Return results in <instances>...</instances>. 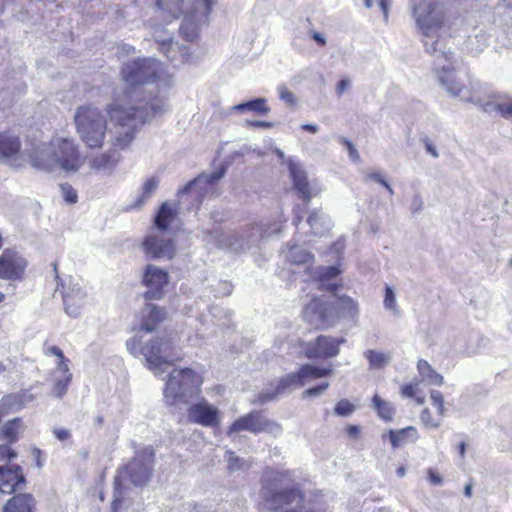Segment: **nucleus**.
Returning a JSON list of instances; mask_svg holds the SVG:
<instances>
[{"instance_id": "f257e3e1", "label": "nucleus", "mask_w": 512, "mask_h": 512, "mask_svg": "<svg viewBox=\"0 0 512 512\" xmlns=\"http://www.w3.org/2000/svg\"><path fill=\"white\" fill-rule=\"evenodd\" d=\"M162 64L152 58L127 62L121 69V78L128 88L122 97L106 106L109 119L115 127L113 144L127 147L136 130L164 112V97L155 95L151 85L160 78Z\"/></svg>"}, {"instance_id": "f03ea898", "label": "nucleus", "mask_w": 512, "mask_h": 512, "mask_svg": "<svg viewBox=\"0 0 512 512\" xmlns=\"http://www.w3.org/2000/svg\"><path fill=\"white\" fill-rule=\"evenodd\" d=\"M411 12L426 51L435 54L446 16L444 4L439 0H411Z\"/></svg>"}, {"instance_id": "7ed1b4c3", "label": "nucleus", "mask_w": 512, "mask_h": 512, "mask_svg": "<svg viewBox=\"0 0 512 512\" xmlns=\"http://www.w3.org/2000/svg\"><path fill=\"white\" fill-rule=\"evenodd\" d=\"M128 352L138 357L143 355L150 370L157 371L163 366H172L182 360L176 351L175 342L168 336H156L146 344H142L140 337L134 336L126 341Z\"/></svg>"}, {"instance_id": "20e7f679", "label": "nucleus", "mask_w": 512, "mask_h": 512, "mask_svg": "<svg viewBox=\"0 0 512 512\" xmlns=\"http://www.w3.org/2000/svg\"><path fill=\"white\" fill-rule=\"evenodd\" d=\"M434 55L435 73L447 93L461 101L472 102L477 105L481 100L482 89L479 85H466L460 81L453 66V53L438 49Z\"/></svg>"}, {"instance_id": "39448f33", "label": "nucleus", "mask_w": 512, "mask_h": 512, "mask_svg": "<svg viewBox=\"0 0 512 512\" xmlns=\"http://www.w3.org/2000/svg\"><path fill=\"white\" fill-rule=\"evenodd\" d=\"M107 116L97 106L83 104L75 109L74 125L80 140L90 149L103 147L107 135Z\"/></svg>"}, {"instance_id": "423d86ee", "label": "nucleus", "mask_w": 512, "mask_h": 512, "mask_svg": "<svg viewBox=\"0 0 512 512\" xmlns=\"http://www.w3.org/2000/svg\"><path fill=\"white\" fill-rule=\"evenodd\" d=\"M204 378L192 368H176L169 373L164 397L168 405H175L178 402L187 403L190 398L198 397L201 393V386Z\"/></svg>"}, {"instance_id": "0eeeda50", "label": "nucleus", "mask_w": 512, "mask_h": 512, "mask_svg": "<svg viewBox=\"0 0 512 512\" xmlns=\"http://www.w3.org/2000/svg\"><path fill=\"white\" fill-rule=\"evenodd\" d=\"M53 145L55 155L50 165H54V170L61 169L68 173H75L83 166L85 159L81 156L79 145L74 139L54 137Z\"/></svg>"}, {"instance_id": "6e6552de", "label": "nucleus", "mask_w": 512, "mask_h": 512, "mask_svg": "<svg viewBox=\"0 0 512 512\" xmlns=\"http://www.w3.org/2000/svg\"><path fill=\"white\" fill-rule=\"evenodd\" d=\"M281 426L265 417L262 410H252L249 413L236 419L227 429V435L239 433L241 431H249L254 434L262 432L271 433L280 430Z\"/></svg>"}, {"instance_id": "1a4fd4ad", "label": "nucleus", "mask_w": 512, "mask_h": 512, "mask_svg": "<svg viewBox=\"0 0 512 512\" xmlns=\"http://www.w3.org/2000/svg\"><path fill=\"white\" fill-rule=\"evenodd\" d=\"M225 174V169L213 171L209 174L203 173L194 180L190 181L185 187L178 191L180 202L187 196L193 202L194 207H198L203 198L213 191L214 183L219 181Z\"/></svg>"}, {"instance_id": "9d476101", "label": "nucleus", "mask_w": 512, "mask_h": 512, "mask_svg": "<svg viewBox=\"0 0 512 512\" xmlns=\"http://www.w3.org/2000/svg\"><path fill=\"white\" fill-rule=\"evenodd\" d=\"M302 316L307 323L315 324L316 329H327L335 323L334 304L315 296L304 306Z\"/></svg>"}, {"instance_id": "9b49d317", "label": "nucleus", "mask_w": 512, "mask_h": 512, "mask_svg": "<svg viewBox=\"0 0 512 512\" xmlns=\"http://www.w3.org/2000/svg\"><path fill=\"white\" fill-rule=\"evenodd\" d=\"M346 342L343 337L318 335L313 341L303 345V353L308 359L327 360L339 355L340 347Z\"/></svg>"}, {"instance_id": "f8f14e48", "label": "nucleus", "mask_w": 512, "mask_h": 512, "mask_svg": "<svg viewBox=\"0 0 512 512\" xmlns=\"http://www.w3.org/2000/svg\"><path fill=\"white\" fill-rule=\"evenodd\" d=\"M215 0H196L181 24L180 33L187 41H193L198 36L200 24L204 23Z\"/></svg>"}, {"instance_id": "ddd939ff", "label": "nucleus", "mask_w": 512, "mask_h": 512, "mask_svg": "<svg viewBox=\"0 0 512 512\" xmlns=\"http://www.w3.org/2000/svg\"><path fill=\"white\" fill-rule=\"evenodd\" d=\"M153 450L144 451L131 459L124 467V473L136 486L145 485L152 473Z\"/></svg>"}, {"instance_id": "4468645a", "label": "nucleus", "mask_w": 512, "mask_h": 512, "mask_svg": "<svg viewBox=\"0 0 512 512\" xmlns=\"http://www.w3.org/2000/svg\"><path fill=\"white\" fill-rule=\"evenodd\" d=\"M142 282L147 288L143 294L144 299L147 301L160 300L164 297L169 277L166 271L149 265L143 275Z\"/></svg>"}, {"instance_id": "2eb2a0df", "label": "nucleus", "mask_w": 512, "mask_h": 512, "mask_svg": "<svg viewBox=\"0 0 512 512\" xmlns=\"http://www.w3.org/2000/svg\"><path fill=\"white\" fill-rule=\"evenodd\" d=\"M189 422L204 427H216L220 423V411L205 399L194 403L187 410Z\"/></svg>"}, {"instance_id": "dca6fc26", "label": "nucleus", "mask_w": 512, "mask_h": 512, "mask_svg": "<svg viewBox=\"0 0 512 512\" xmlns=\"http://www.w3.org/2000/svg\"><path fill=\"white\" fill-rule=\"evenodd\" d=\"M43 353L46 356L57 357V368L65 374V377L54 383L52 387V394L57 398L63 397L69 387L72 375L69 373V359L65 357L63 351L56 345H49L46 342L43 345Z\"/></svg>"}, {"instance_id": "f3484780", "label": "nucleus", "mask_w": 512, "mask_h": 512, "mask_svg": "<svg viewBox=\"0 0 512 512\" xmlns=\"http://www.w3.org/2000/svg\"><path fill=\"white\" fill-rule=\"evenodd\" d=\"M54 155L55 146L53 145V138L48 143L41 142L35 144L23 153V156L33 167L44 171H54V165H50L51 160H54Z\"/></svg>"}, {"instance_id": "a211bd4d", "label": "nucleus", "mask_w": 512, "mask_h": 512, "mask_svg": "<svg viewBox=\"0 0 512 512\" xmlns=\"http://www.w3.org/2000/svg\"><path fill=\"white\" fill-rule=\"evenodd\" d=\"M288 168L290 176L293 180L294 187L301 193L304 201L309 202L313 197L321 192V186L317 181H309L306 172L300 164L288 160Z\"/></svg>"}, {"instance_id": "6ab92c4d", "label": "nucleus", "mask_w": 512, "mask_h": 512, "mask_svg": "<svg viewBox=\"0 0 512 512\" xmlns=\"http://www.w3.org/2000/svg\"><path fill=\"white\" fill-rule=\"evenodd\" d=\"M477 105L484 112L500 116L512 123V98L498 94L485 95L482 93L481 100Z\"/></svg>"}, {"instance_id": "aec40b11", "label": "nucleus", "mask_w": 512, "mask_h": 512, "mask_svg": "<svg viewBox=\"0 0 512 512\" xmlns=\"http://www.w3.org/2000/svg\"><path fill=\"white\" fill-rule=\"evenodd\" d=\"M430 400L431 404L436 409L435 413H432L428 407H425L421 410L419 418L425 428L437 429L441 426L442 419L446 412L445 399L441 391L432 390L430 392Z\"/></svg>"}, {"instance_id": "412c9836", "label": "nucleus", "mask_w": 512, "mask_h": 512, "mask_svg": "<svg viewBox=\"0 0 512 512\" xmlns=\"http://www.w3.org/2000/svg\"><path fill=\"white\" fill-rule=\"evenodd\" d=\"M168 318L165 307L147 303L140 312L139 330L146 333L156 331Z\"/></svg>"}, {"instance_id": "4be33fe9", "label": "nucleus", "mask_w": 512, "mask_h": 512, "mask_svg": "<svg viewBox=\"0 0 512 512\" xmlns=\"http://www.w3.org/2000/svg\"><path fill=\"white\" fill-rule=\"evenodd\" d=\"M27 484L23 470L18 465L0 466V492L13 494L25 488Z\"/></svg>"}, {"instance_id": "5701e85b", "label": "nucleus", "mask_w": 512, "mask_h": 512, "mask_svg": "<svg viewBox=\"0 0 512 512\" xmlns=\"http://www.w3.org/2000/svg\"><path fill=\"white\" fill-rule=\"evenodd\" d=\"M419 438V431L415 426H406L401 429H389L382 434V440H388L393 449L401 448L408 443H415Z\"/></svg>"}, {"instance_id": "b1692460", "label": "nucleus", "mask_w": 512, "mask_h": 512, "mask_svg": "<svg viewBox=\"0 0 512 512\" xmlns=\"http://www.w3.org/2000/svg\"><path fill=\"white\" fill-rule=\"evenodd\" d=\"M143 249L151 256H171L177 253L174 243L160 234H150L143 241Z\"/></svg>"}, {"instance_id": "393cba45", "label": "nucleus", "mask_w": 512, "mask_h": 512, "mask_svg": "<svg viewBox=\"0 0 512 512\" xmlns=\"http://www.w3.org/2000/svg\"><path fill=\"white\" fill-rule=\"evenodd\" d=\"M341 274L339 266H320L311 271V277L319 283V290L336 292L340 287V283L331 282Z\"/></svg>"}, {"instance_id": "a878e982", "label": "nucleus", "mask_w": 512, "mask_h": 512, "mask_svg": "<svg viewBox=\"0 0 512 512\" xmlns=\"http://www.w3.org/2000/svg\"><path fill=\"white\" fill-rule=\"evenodd\" d=\"M118 161V153L115 150H108L92 156L89 160V166L95 173L110 175L114 171Z\"/></svg>"}, {"instance_id": "bb28decb", "label": "nucleus", "mask_w": 512, "mask_h": 512, "mask_svg": "<svg viewBox=\"0 0 512 512\" xmlns=\"http://www.w3.org/2000/svg\"><path fill=\"white\" fill-rule=\"evenodd\" d=\"M282 229L281 223H274L272 226L268 224H254L248 231H245L241 236L244 244L247 246L254 245L263 237H269L273 234L279 233Z\"/></svg>"}, {"instance_id": "cd10ccee", "label": "nucleus", "mask_w": 512, "mask_h": 512, "mask_svg": "<svg viewBox=\"0 0 512 512\" xmlns=\"http://www.w3.org/2000/svg\"><path fill=\"white\" fill-rule=\"evenodd\" d=\"M26 268L23 258H0V278L21 280Z\"/></svg>"}, {"instance_id": "c85d7f7f", "label": "nucleus", "mask_w": 512, "mask_h": 512, "mask_svg": "<svg viewBox=\"0 0 512 512\" xmlns=\"http://www.w3.org/2000/svg\"><path fill=\"white\" fill-rule=\"evenodd\" d=\"M36 500L31 493L14 494L4 505L2 512H34Z\"/></svg>"}, {"instance_id": "c756f323", "label": "nucleus", "mask_w": 512, "mask_h": 512, "mask_svg": "<svg viewBox=\"0 0 512 512\" xmlns=\"http://www.w3.org/2000/svg\"><path fill=\"white\" fill-rule=\"evenodd\" d=\"M307 223L310 227L311 234L316 237H322L332 228L330 217L318 209H314L309 213Z\"/></svg>"}, {"instance_id": "7c9ffc66", "label": "nucleus", "mask_w": 512, "mask_h": 512, "mask_svg": "<svg viewBox=\"0 0 512 512\" xmlns=\"http://www.w3.org/2000/svg\"><path fill=\"white\" fill-rule=\"evenodd\" d=\"M178 216V206L171 202H164L154 218V225L160 231L167 230Z\"/></svg>"}, {"instance_id": "2f4dec72", "label": "nucleus", "mask_w": 512, "mask_h": 512, "mask_svg": "<svg viewBox=\"0 0 512 512\" xmlns=\"http://www.w3.org/2000/svg\"><path fill=\"white\" fill-rule=\"evenodd\" d=\"M268 101L264 97L255 98L243 103H239L230 108V112L245 113L251 112L258 116H265L270 112Z\"/></svg>"}, {"instance_id": "473e14b6", "label": "nucleus", "mask_w": 512, "mask_h": 512, "mask_svg": "<svg viewBox=\"0 0 512 512\" xmlns=\"http://www.w3.org/2000/svg\"><path fill=\"white\" fill-rule=\"evenodd\" d=\"M422 384L423 379L419 378L403 384L400 388L401 397L413 400L416 405H423L426 401V395L422 389Z\"/></svg>"}, {"instance_id": "72a5a7b5", "label": "nucleus", "mask_w": 512, "mask_h": 512, "mask_svg": "<svg viewBox=\"0 0 512 512\" xmlns=\"http://www.w3.org/2000/svg\"><path fill=\"white\" fill-rule=\"evenodd\" d=\"M298 386H302L298 371L295 373H289L280 378L273 394H261L259 396V401L266 402L272 400L276 395L283 393L285 390Z\"/></svg>"}, {"instance_id": "f704fd0d", "label": "nucleus", "mask_w": 512, "mask_h": 512, "mask_svg": "<svg viewBox=\"0 0 512 512\" xmlns=\"http://www.w3.org/2000/svg\"><path fill=\"white\" fill-rule=\"evenodd\" d=\"M371 404L381 420L387 423L394 420L396 409L391 402L382 399L378 394H374L371 399Z\"/></svg>"}, {"instance_id": "c9c22d12", "label": "nucleus", "mask_w": 512, "mask_h": 512, "mask_svg": "<svg viewBox=\"0 0 512 512\" xmlns=\"http://www.w3.org/2000/svg\"><path fill=\"white\" fill-rule=\"evenodd\" d=\"M156 4L166 21L176 19L183 12V0H157Z\"/></svg>"}, {"instance_id": "e433bc0d", "label": "nucleus", "mask_w": 512, "mask_h": 512, "mask_svg": "<svg viewBox=\"0 0 512 512\" xmlns=\"http://www.w3.org/2000/svg\"><path fill=\"white\" fill-rule=\"evenodd\" d=\"M20 147L18 137L8 133H0V156L10 158L20 151Z\"/></svg>"}, {"instance_id": "4c0bfd02", "label": "nucleus", "mask_w": 512, "mask_h": 512, "mask_svg": "<svg viewBox=\"0 0 512 512\" xmlns=\"http://www.w3.org/2000/svg\"><path fill=\"white\" fill-rule=\"evenodd\" d=\"M333 369L331 366L318 367L311 364H303L298 369V374L301 379L302 385H304L307 379H318L327 377L332 373Z\"/></svg>"}, {"instance_id": "58836bf2", "label": "nucleus", "mask_w": 512, "mask_h": 512, "mask_svg": "<svg viewBox=\"0 0 512 512\" xmlns=\"http://www.w3.org/2000/svg\"><path fill=\"white\" fill-rule=\"evenodd\" d=\"M21 427L22 420L20 418L7 421L0 429V439L10 445L16 443L19 439Z\"/></svg>"}, {"instance_id": "ea45409f", "label": "nucleus", "mask_w": 512, "mask_h": 512, "mask_svg": "<svg viewBox=\"0 0 512 512\" xmlns=\"http://www.w3.org/2000/svg\"><path fill=\"white\" fill-rule=\"evenodd\" d=\"M488 45V39L483 31L469 35L464 43V49L473 55L481 53Z\"/></svg>"}, {"instance_id": "a19ab883", "label": "nucleus", "mask_w": 512, "mask_h": 512, "mask_svg": "<svg viewBox=\"0 0 512 512\" xmlns=\"http://www.w3.org/2000/svg\"><path fill=\"white\" fill-rule=\"evenodd\" d=\"M417 370L421 375L420 379L427 380L430 384L435 386H441L444 382V378L441 374L433 369V367L424 359H420L417 362Z\"/></svg>"}, {"instance_id": "79ce46f5", "label": "nucleus", "mask_w": 512, "mask_h": 512, "mask_svg": "<svg viewBox=\"0 0 512 512\" xmlns=\"http://www.w3.org/2000/svg\"><path fill=\"white\" fill-rule=\"evenodd\" d=\"M357 308L356 301L351 297L346 295L337 297V301L334 304L336 319L344 315L354 316L357 313Z\"/></svg>"}, {"instance_id": "37998d69", "label": "nucleus", "mask_w": 512, "mask_h": 512, "mask_svg": "<svg viewBox=\"0 0 512 512\" xmlns=\"http://www.w3.org/2000/svg\"><path fill=\"white\" fill-rule=\"evenodd\" d=\"M85 293L80 290L74 295L67 293L63 297L65 310L71 316H77L84 304Z\"/></svg>"}, {"instance_id": "c03bdc74", "label": "nucleus", "mask_w": 512, "mask_h": 512, "mask_svg": "<svg viewBox=\"0 0 512 512\" xmlns=\"http://www.w3.org/2000/svg\"><path fill=\"white\" fill-rule=\"evenodd\" d=\"M158 185H159L158 178L151 177V178L147 179L142 186L141 194H140L139 198L137 199L136 206H141L142 204H144L155 192Z\"/></svg>"}, {"instance_id": "a18cd8bd", "label": "nucleus", "mask_w": 512, "mask_h": 512, "mask_svg": "<svg viewBox=\"0 0 512 512\" xmlns=\"http://www.w3.org/2000/svg\"><path fill=\"white\" fill-rule=\"evenodd\" d=\"M311 242L307 240L303 235L297 234L289 244L290 252L294 256H312L311 252H307L305 247Z\"/></svg>"}, {"instance_id": "49530a36", "label": "nucleus", "mask_w": 512, "mask_h": 512, "mask_svg": "<svg viewBox=\"0 0 512 512\" xmlns=\"http://www.w3.org/2000/svg\"><path fill=\"white\" fill-rule=\"evenodd\" d=\"M364 356L369 362L370 368H383L389 361V357L386 354L372 349L365 351Z\"/></svg>"}, {"instance_id": "de8ad7c7", "label": "nucleus", "mask_w": 512, "mask_h": 512, "mask_svg": "<svg viewBox=\"0 0 512 512\" xmlns=\"http://www.w3.org/2000/svg\"><path fill=\"white\" fill-rule=\"evenodd\" d=\"M364 182H368V181H373V182H376L378 184H380L381 186H383L390 195H393L394 194V190L393 188L390 186V184L386 181V179L384 178V176L378 172V171H371V172H367L364 176Z\"/></svg>"}, {"instance_id": "09e8293b", "label": "nucleus", "mask_w": 512, "mask_h": 512, "mask_svg": "<svg viewBox=\"0 0 512 512\" xmlns=\"http://www.w3.org/2000/svg\"><path fill=\"white\" fill-rule=\"evenodd\" d=\"M355 411V406L347 399L339 400L335 407L334 412L338 416H349Z\"/></svg>"}, {"instance_id": "8fccbe9b", "label": "nucleus", "mask_w": 512, "mask_h": 512, "mask_svg": "<svg viewBox=\"0 0 512 512\" xmlns=\"http://www.w3.org/2000/svg\"><path fill=\"white\" fill-rule=\"evenodd\" d=\"M155 38H156L157 43H159V45H160V50L165 55H167L168 58H170L171 60H174V56L170 55V53L173 50V46H174L172 37L170 35H167L164 38H161L158 36H155Z\"/></svg>"}, {"instance_id": "3c124183", "label": "nucleus", "mask_w": 512, "mask_h": 512, "mask_svg": "<svg viewBox=\"0 0 512 512\" xmlns=\"http://www.w3.org/2000/svg\"><path fill=\"white\" fill-rule=\"evenodd\" d=\"M60 190H61L62 197L64 198V200L67 203L74 204L77 202V198H78L77 192L71 185H69L67 183L61 184Z\"/></svg>"}, {"instance_id": "603ef678", "label": "nucleus", "mask_w": 512, "mask_h": 512, "mask_svg": "<svg viewBox=\"0 0 512 512\" xmlns=\"http://www.w3.org/2000/svg\"><path fill=\"white\" fill-rule=\"evenodd\" d=\"M424 208V201L419 192L413 194L409 204V210L412 214L420 213Z\"/></svg>"}, {"instance_id": "864d4df0", "label": "nucleus", "mask_w": 512, "mask_h": 512, "mask_svg": "<svg viewBox=\"0 0 512 512\" xmlns=\"http://www.w3.org/2000/svg\"><path fill=\"white\" fill-rule=\"evenodd\" d=\"M278 92L280 100L291 106L296 105L297 99L295 95L286 86H280Z\"/></svg>"}, {"instance_id": "5fc2aeb1", "label": "nucleus", "mask_w": 512, "mask_h": 512, "mask_svg": "<svg viewBox=\"0 0 512 512\" xmlns=\"http://www.w3.org/2000/svg\"><path fill=\"white\" fill-rule=\"evenodd\" d=\"M384 306L387 309L395 310L396 309V299L395 294L391 287H385V297H384Z\"/></svg>"}, {"instance_id": "6e6d98bb", "label": "nucleus", "mask_w": 512, "mask_h": 512, "mask_svg": "<svg viewBox=\"0 0 512 512\" xmlns=\"http://www.w3.org/2000/svg\"><path fill=\"white\" fill-rule=\"evenodd\" d=\"M328 387H329V383L328 382H324V383H321V384H319L317 386H314V387L306 389L304 391L303 395L305 397L316 396V395H319V394L323 393L324 391H326Z\"/></svg>"}, {"instance_id": "4d7b16f0", "label": "nucleus", "mask_w": 512, "mask_h": 512, "mask_svg": "<svg viewBox=\"0 0 512 512\" xmlns=\"http://www.w3.org/2000/svg\"><path fill=\"white\" fill-rule=\"evenodd\" d=\"M9 445L0 444V461L11 460L16 457V452Z\"/></svg>"}, {"instance_id": "13d9d810", "label": "nucleus", "mask_w": 512, "mask_h": 512, "mask_svg": "<svg viewBox=\"0 0 512 512\" xmlns=\"http://www.w3.org/2000/svg\"><path fill=\"white\" fill-rule=\"evenodd\" d=\"M345 248V238H338L332 245L329 247L328 253L331 255H339L344 252Z\"/></svg>"}, {"instance_id": "bf43d9fd", "label": "nucleus", "mask_w": 512, "mask_h": 512, "mask_svg": "<svg viewBox=\"0 0 512 512\" xmlns=\"http://www.w3.org/2000/svg\"><path fill=\"white\" fill-rule=\"evenodd\" d=\"M228 468L230 470H236V469H240L242 467V460L235 455L234 452L232 451H229L228 452Z\"/></svg>"}, {"instance_id": "052dcab7", "label": "nucleus", "mask_w": 512, "mask_h": 512, "mask_svg": "<svg viewBox=\"0 0 512 512\" xmlns=\"http://www.w3.org/2000/svg\"><path fill=\"white\" fill-rule=\"evenodd\" d=\"M341 142L347 147L350 158L355 162L359 161L360 156L353 143L345 138L341 139Z\"/></svg>"}, {"instance_id": "680f3d73", "label": "nucleus", "mask_w": 512, "mask_h": 512, "mask_svg": "<svg viewBox=\"0 0 512 512\" xmlns=\"http://www.w3.org/2000/svg\"><path fill=\"white\" fill-rule=\"evenodd\" d=\"M245 124L250 127L262 128V129H271L274 127V124L272 122L260 121V120H247L245 122Z\"/></svg>"}, {"instance_id": "e2e57ef3", "label": "nucleus", "mask_w": 512, "mask_h": 512, "mask_svg": "<svg viewBox=\"0 0 512 512\" xmlns=\"http://www.w3.org/2000/svg\"><path fill=\"white\" fill-rule=\"evenodd\" d=\"M351 86V81L348 78H344L340 80L336 85V93L338 96H341L346 90H348Z\"/></svg>"}, {"instance_id": "0e129e2a", "label": "nucleus", "mask_w": 512, "mask_h": 512, "mask_svg": "<svg viewBox=\"0 0 512 512\" xmlns=\"http://www.w3.org/2000/svg\"><path fill=\"white\" fill-rule=\"evenodd\" d=\"M428 480L433 485H439L442 483V477L434 469H428L427 471Z\"/></svg>"}, {"instance_id": "69168bd1", "label": "nucleus", "mask_w": 512, "mask_h": 512, "mask_svg": "<svg viewBox=\"0 0 512 512\" xmlns=\"http://www.w3.org/2000/svg\"><path fill=\"white\" fill-rule=\"evenodd\" d=\"M53 434L60 441L68 440L71 436L69 430L65 428H55Z\"/></svg>"}, {"instance_id": "338daca9", "label": "nucleus", "mask_w": 512, "mask_h": 512, "mask_svg": "<svg viewBox=\"0 0 512 512\" xmlns=\"http://www.w3.org/2000/svg\"><path fill=\"white\" fill-rule=\"evenodd\" d=\"M391 1L392 0H378V5H379L380 9L383 12V16H384V21L385 22L388 21L389 8H390Z\"/></svg>"}, {"instance_id": "774afa93", "label": "nucleus", "mask_w": 512, "mask_h": 512, "mask_svg": "<svg viewBox=\"0 0 512 512\" xmlns=\"http://www.w3.org/2000/svg\"><path fill=\"white\" fill-rule=\"evenodd\" d=\"M345 432L349 437L356 439L360 435L361 428L358 425H348L345 428Z\"/></svg>"}]
</instances>
